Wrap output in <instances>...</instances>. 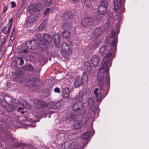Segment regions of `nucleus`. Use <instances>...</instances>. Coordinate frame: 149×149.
Listing matches in <instances>:
<instances>
[{
	"label": "nucleus",
	"mask_w": 149,
	"mask_h": 149,
	"mask_svg": "<svg viewBox=\"0 0 149 149\" xmlns=\"http://www.w3.org/2000/svg\"><path fill=\"white\" fill-rule=\"evenodd\" d=\"M110 66L108 64L107 65V61H106L104 62L101 68L99 69L101 72L98 73L97 78L100 90L96 88L94 91L95 98L97 102H101L102 100L101 91L102 90L104 85L105 83H108L109 81L108 68Z\"/></svg>",
	"instance_id": "nucleus-1"
},
{
	"label": "nucleus",
	"mask_w": 149,
	"mask_h": 149,
	"mask_svg": "<svg viewBox=\"0 0 149 149\" xmlns=\"http://www.w3.org/2000/svg\"><path fill=\"white\" fill-rule=\"evenodd\" d=\"M117 41V39L115 38L112 41L111 46L108 45L102 46L100 49L99 52L100 54L102 55H106L104 58V62L107 61V65L108 64V65H111L112 63V60L113 58L116 50Z\"/></svg>",
	"instance_id": "nucleus-2"
},
{
	"label": "nucleus",
	"mask_w": 149,
	"mask_h": 149,
	"mask_svg": "<svg viewBox=\"0 0 149 149\" xmlns=\"http://www.w3.org/2000/svg\"><path fill=\"white\" fill-rule=\"evenodd\" d=\"M84 65L87 72L83 73L81 78L84 84H87L88 82L89 76L91 74L92 72V67L90 64L87 62L85 63Z\"/></svg>",
	"instance_id": "nucleus-3"
},
{
	"label": "nucleus",
	"mask_w": 149,
	"mask_h": 149,
	"mask_svg": "<svg viewBox=\"0 0 149 149\" xmlns=\"http://www.w3.org/2000/svg\"><path fill=\"white\" fill-rule=\"evenodd\" d=\"M15 100L14 99H12L11 100V102L10 103L11 107H12L11 111L13 110L17 105L21 106L22 107H18L17 110L19 111V110H21L22 109H24V107H26L27 108H29L30 107V106L29 104L26 102L24 101V103H22L21 102H19L17 104L15 102Z\"/></svg>",
	"instance_id": "nucleus-4"
},
{
	"label": "nucleus",
	"mask_w": 149,
	"mask_h": 149,
	"mask_svg": "<svg viewBox=\"0 0 149 149\" xmlns=\"http://www.w3.org/2000/svg\"><path fill=\"white\" fill-rule=\"evenodd\" d=\"M62 52L61 53L63 56L65 58H68L70 55L72 53V49L70 48V47L65 42L63 43L62 46Z\"/></svg>",
	"instance_id": "nucleus-5"
},
{
	"label": "nucleus",
	"mask_w": 149,
	"mask_h": 149,
	"mask_svg": "<svg viewBox=\"0 0 149 149\" xmlns=\"http://www.w3.org/2000/svg\"><path fill=\"white\" fill-rule=\"evenodd\" d=\"M121 2L122 0H113L115 10L118 13H120L124 10V4Z\"/></svg>",
	"instance_id": "nucleus-6"
},
{
	"label": "nucleus",
	"mask_w": 149,
	"mask_h": 149,
	"mask_svg": "<svg viewBox=\"0 0 149 149\" xmlns=\"http://www.w3.org/2000/svg\"><path fill=\"white\" fill-rule=\"evenodd\" d=\"M72 24H68L67 23H65L63 25L64 31L62 33V36L65 38H69L70 36L69 32L67 30L70 29L72 27Z\"/></svg>",
	"instance_id": "nucleus-7"
},
{
	"label": "nucleus",
	"mask_w": 149,
	"mask_h": 149,
	"mask_svg": "<svg viewBox=\"0 0 149 149\" xmlns=\"http://www.w3.org/2000/svg\"><path fill=\"white\" fill-rule=\"evenodd\" d=\"M43 6L41 3H38L37 4L34 6L33 4H31L28 7V10L31 13L32 12L38 11L43 9Z\"/></svg>",
	"instance_id": "nucleus-8"
},
{
	"label": "nucleus",
	"mask_w": 149,
	"mask_h": 149,
	"mask_svg": "<svg viewBox=\"0 0 149 149\" xmlns=\"http://www.w3.org/2000/svg\"><path fill=\"white\" fill-rule=\"evenodd\" d=\"M88 104L90 107L91 110L92 112L94 113H98L100 109L98 107H95L94 105V101L93 99L91 98L89 99L88 100Z\"/></svg>",
	"instance_id": "nucleus-9"
},
{
	"label": "nucleus",
	"mask_w": 149,
	"mask_h": 149,
	"mask_svg": "<svg viewBox=\"0 0 149 149\" xmlns=\"http://www.w3.org/2000/svg\"><path fill=\"white\" fill-rule=\"evenodd\" d=\"M25 45L26 47L29 49H35L38 46V43L36 40L27 41L26 42Z\"/></svg>",
	"instance_id": "nucleus-10"
},
{
	"label": "nucleus",
	"mask_w": 149,
	"mask_h": 149,
	"mask_svg": "<svg viewBox=\"0 0 149 149\" xmlns=\"http://www.w3.org/2000/svg\"><path fill=\"white\" fill-rule=\"evenodd\" d=\"M15 73L16 76L14 77L13 80L18 83H21L24 80V78L22 76L24 75V73L19 70H17L15 71Z\"/></svg>",
	"instance_id": "nucleus-11"
},
{
	"label": "nucleus",
	"mask_w": 149,
	"mask_h": 149,
	"mask_svg": "<svg viewBox=\"0 0 149 149\" xmlns=\"http://www.w3.org/2000/svg\"><path fill=\"white\" fill-rule=\"evenodd\" d=\"M93 20L91 18L87 17L83 19L81 22V24L84 27H88L92 24Z\"/></svg>",
	"instance_id": "nucleus-12"
},
{
	"label": "nucleus",
	"mask_w": 149,
	"mask_h": 149,
	"mask_svg": "<svg viewBox=\"0 0 149 149\" xmlns=\"http://www.w3.org/2000/svg\"><path fill=\"white\" fill-rule=\"evenodd\" d=\"M77 143L75 142L72 143L71 146L70 143L68 142H66L61 146V148L63 149H74L76 147Z\"/></svg>",
	"instance_id": "nucleus-13"
},
{
	"label": "nucleus",
	"mask_w": 149,
	"mask_h": 149,
	"mask_svg": "<svg viewBox=\"0 0 149 149\" xmlns=\"http://www.w3.org/2000/svg\"><path fill=\"white\" fill-rule=\"evenodd\" d=\"M73 16V14L72 12H69L65 13L63 15V17L65 20H67L66 21L65 23H67L69 25L70 24H72H72L70 20V19L72 18Z\"/></svg>",
	"instance_id": "nucleus-14"
},
{
	"label": "nucleus",
	"mask_w": 149,
	"mask_h": 149,
	"mask_svg": "<svg viewBox=\"0 0 149 149\" xmlns=\"http://www.w3.org/2000/svg\"><path fill=\"white\" fill-rule=\"evenodd\" d=\"M102 31V29L100 28H97L95 29L91 36V40H94L97 38L101 34Z\"/></svg>",
	"instance_id": "nucleus-15"
},
{
	"label": "nucleus",
	"mask_w": 149,
	"mask_h": 149,
	"mask_svg": "<svg viewBox=\"0 0 149 149\" xmlns=\"http://www.w3.org/2000/svg\"><path fill=\"white\" fill-rule=\"evenodd\" d=\"M12 23V19H10L9 20L8 23L7 25L5 26L3 30V33L8 35L10 32Z\"/></svg>",
	"instance_id": "nucleus-16"
},
{
	"label": "nucleus",
	"mask_w": 149,
	"mask_h": 149,
	"mask_svg": "<svg viewBox=\"0 0 149 149\" xmlns=\"http://www.w3.org/2000/svg\"><path fill=\"white\" fill-rule=\"evenodd\" d=\"M83 83L81 78L80 77L77 76L75 77L74 80V85L75 87H79L82 85Z\"/></svg>",
	"instance_id": "nucleus-17"
},
{
	"label": "nucleus",
	"mask_w": 149,
	"mask_h": 149,
	"mask_svg": "<svg viewBox=\"0 0 149 149\" xmlns=\"http://www.w3.org/2000/svg\"><path fill=\"white\" fill-rule=\"evenodd\" d=\"M83 106L82 103L81 102H79L74 103L72 105V108L73 110L77 111L82 108Z\"/></svg>",
	"instance_id": "nucleus-18"
},
{
	"label": "nucleus",
	"mask_w": 149,
	"mask_h": 149,
	"mask_svg": "<svg viewBox=\"0 0 149 149\" xmlns=\"http://www.w3.org/2000/svg\"><path fill=\"white\" fill-rule=\"evenodd\" d=\"M53 38L56 47L57 48H58L60 46V41L59 35L57 34H55L54 35Z\"/></svg>",
	"instance_id": "nucleus-19"
},
{
	"label": "nucleus",
	"mask_w": 149,
	"mask_h": 149,
	"mask_svg": "<svg viewBox=\"0 0 149 149\" xmlns=\"http://www.w3.org/2000/svg\"><path fill=\"white\" fill-rule=\"evenodd\" d=\"M107 6L101 4L98 8L100 13L101 14H106L107 12Z\"/></svg>",
	"instance_id": "nucleus-20"
},
{
	"label": "nucleus",
	"mask_w": 149,
	"mask_h": 149,
	"mask_svg": "<svg viewBox=\"0 0 149 149\" xmlns=\"http://www.w3.org/2000/svg\"><path fill=\"white\" fill-rule=\"evenodd\" d=\"M43 40L47 43H51L52 40V36L47 34H44L42 35Z\"/></svg>",
	"instance_id": "nucleus-21"
},
{
	"label": "nucleus",
	"mask_w": 149,
	"mask_h": 149,
	"mask_svg": "<svg viewBox=\"0 0 149 149\" xmlns=\"http://www.w3.org/2000/svg\"><path fill=\"white\" fill-rule=\"evenodd\" d=\"M100 58L99 57L97 56H94L92 58L91 60V62L94 66L98 65Z\"/></svg>",
	"instance_id": "nucleus-22"
},
{
	"label": "nucleus",
	"mask_w": 149,
	"mask_h": 149,
	"mask_svg": "<svg viewBox=\"0 0 149 149\" xmlns=\"http://www.w3.org/2000/svg\"><path fill=\"white\" fill-rule=\"evenodd\" d=\"M60 105L59 101L56 102H51L49 104V107L52 109H56Z\"/></svg>",
	"instance_id": "nucleus-23"
},
{
	"label": "nucleus",
	"mask_w": 149,
	"mask_h": 149,
	"mask_svg": "<svg viewBox=\"0 0 149 149\" xmlns=\"http://www.w3.org/2000/svg\"><path fill=\"white\" fill-rule=\"evenodd\" d=\"M62 96L63 98H68L70 96V91L68 88H65L63 90Z\"/></svg>",
	"instance_id": "nucleus-24"
},
{
	"label": "nucleus",
	"mask_w": 149,
	"mask_h": 149,
	"mask_svg": "<svg viewBox=\"0 0 149 149\" xmlns=\"http://www.w3.org/2000/svg\"><path fill=\"white\" fill-rule=\"evenodd\" d=\"M54 8L53 7L50 8H47L44 11V14L47 16L49 14H51L54 11Z\"/></svg>",
	"instance_id": "nucleus-25"
},
{
	"label": "nucleus",
	"mask_w": 149,
	"mask_h": 149,
	"mask_svg": "<svg viewBox=\"0 0 149 149\" xmlns=\"http://www.w3.org/2000/svg\"><path fill=\"white\" fill-rule=\"evenodd\" d=\"M35 21V19L33 15H31L29 17L27 22V24L28 25L31 26L32 24H34Z\"/></svg>",
	"instance_id": "nucleus-26"
},
{
	"label": "nucleus",
	"mask_w": 149,
	"mask_h": 149,
	"mask_svg": "<svg viewBox=\"0 0 149 149\" xmlns=\"http://www.w3.org/2000/svg\"><path fill=\"white\" fill-rule=\"evenodd\" d=\"M36 102H37V105L39 107H44L47 105V104L45 102L42 101L37 100Z\"/></svg>",
	"instance_id": "nucleus-27"
},
{
	"label": "nucleus",
	"mask_w": 149,
	"mask_h": 149,
	"mask_svg": "<svg viewBox=\"0 0 149 149\" xmlns=\"http://www.w3.org/2000/svg\"><path fill=\"white\" fill-rule=\"evenodd\" d=\"M91 134V132L90 131H87L82 134L81 136V139L84 140L87 139L89 138Z\"/></svg>",
	"instance_id": "nucleus-28"
},
{
	"label": "nucleus",
	"mask_w": 149,
	"mask_h": 149,
	"mask_svg": "<svg viewBox=\"0 0 149 149\" xmlns=\"http://www.w3.org/2000/svg\"><path fill=\"white\" fill-rule=\"evenodd\" d=\"M22 149H33V147L31 145H29L25 144H23L21 146Z\"/></svg>",
	"instance_id": "nucleus-29"
},
{
	"label": "nucleus",
	"mask_w": 149,
	"mask_h": 149,
	"mask_svg": "<svg viewBox=\"0 0 149 149\" xmlns=\"http://www.w3.org/2000/svg\"><path fill=\"white\" fill-rule=\"evenodd\" d=\"M6 38L3 35L0 36V46L4 44Z\"/></svg>",
	"instance_id": "nucleus-30"
},
{
	"label": "nucleus",
	"mask_w": 149,
	"mask_h": 149,
	"mask_svg": "<svg viewBox=\"0 0 149 149\" xmlns=\"http://www.w3.org/2000/svg\"><path fill=\"white\" fill-rule=\"evenodd\" d=\"M81 123H76L73 125V127L75 129H78L81 127Z\"/></svg>",
	"instance_id": "nucleus-31"
},
{
	"label": "nucleus",
	"mask_w": 149,
	"mask_h": 149,
	"mask_svg": "<svg viewBox=\"0 0 149 149\" xmlns=\"http://www.w3.org/2000/svg\"><path fill=\"white\" fill-rule=\"evenodd\" d=\"M52 0H44L43 3L45 6H48L51 5Z\"/></svg>",
	"instance_id": "nucleus-32"
},
{
	"label": "nucleus",
	"mask_w": 149,
	"mask_h": 149,
	"mask_svg": "<svg viewBox=\"0 0 149 149\" xmlns=\"http://www.w3.org/2000/svg\"><path fill=\"white\" fill-rule=\"evenodd\" d=\"M83 94L82 93H79L76 96V99L77 100L79 101H81L83 98Z\"/></svg>",
	"instance_id": "nucleus-33"
},
{
	"label": "nucleus",
	"mask_w": 149,
	"mask_h": 149,
	"mask_svg": "<svg viewBox=\"0 0 149 149\" xmlns=\"http://www.w3.org/2000/svg\"><path fill=\"white\" fill-rule=\"evenodd\" d=\"M85 4L86 6L88 8H90L92 6V4L89 0H85Z\"/></svg>",
	"instance_id": "nucleus-34"
},
{
	"label": "nucleus",
	"mask_w": 149,
	"mask_h": 149,
	"mask_svg": "<svg viewBox=\"0 0 149 149\" xmlns=\"http://www.w3.org/2000/svg\"><path fill=\"white\" fill-rule=\"evenodd\" d=\"M1 104L3 107H5L7 106L8 103L5 100H2L1 101Z\"/></svg>",
	"instance_id": "nucleus-35"
},
{
	"label": "nucleus",
	"mask_w": 149,
	"mask_h": 149,
	"mask_svg": "<svg viewBox=\"0 0 149 149\" xmlns=\"http://www.w3.org/2000/svg\"><path fill=\"white\" fill-rule=\"evenodd\" d=\"M109 0H101V3L102 5L108 6Z\"/></svg>",
	"instance_id": "nucleus-36"
},
{
	"label": "nucleus",
	"mask_w": 149,
	"mask_h": 149,
	"mask_svg": "<svg viewBox=\"0 0 149 149\" xmlns=\"http://www.w3.org/2000/svg\"><path fill=\"white\" fill-rule=\"evenodd\" d=\"M27 69L28 70H33V67L31 65H29L26 66Z\"/></svg>",
	"instance_id": "nucleus-37"
},
{
	"label": "nucleus",
	"mask_w": 149,
	"mask_h": 149,
	"mask_svg": "<svg viewBox=\"0 0 149 149\" xmlns=\"http://www.w3.org/2000/svg\"><path fill=\"white\" fill-rule=\"evenodd\" d=\"M46 26V23L45 22H43L40 26V27L41 29H43Z\"/></svg>",
	"instance_id": "nucleus-38"
},
{
	"label": "nucleus",
	"mask_w": 149,
	"mask_h": 149,
	"mask_svg": "<svg viewBox=\"0 0 149 149\" xmlns=\"http://www.w3.org/2000/svg\"><path fill=\"white\" fill-rule=\"evenodd\" d=\"M15 30L14 29L13 30L12 33L11 34V36L10 37V39H11L12 38H13V39L14 38L15 36Z\"/></svg>",
	"instance_id": "nucleus-39"
},
{
	"label": "nucleus",
	"mask_w": 149,
	"mask_h": 149,
	"mask_svg": "<svg viewBox=\"0 0 149 149\" xmlns=\"http://www.w3.org/2000/svg\"><path fill=\"white\" fill-rule=\"evenodd\" d=\"M111 37L113 38L116 34V32L113 31H111Z\"/></svg>",
	"instance_id": "nucleus-40"
},
{
	"label": "nucleus",
	"mask_w": 149,
	"mask_h": 149,
	"mask_svg": "<svg viewBox=\"0 0 149 149\" xmlns=\"http://www.w3.org/2000/svg\"><path fill=\"white\" fill-rule=\"evenodd\" d=\"M54 91L55 93H59L60 92V90L59 88L56 87L54 88Z\"/></svg>",
	"instance_id": "nucleus-41"
},
{
	"label": "nucleus",
	"mask_w": 149,
	"mask_h": 149,
	"mask_svg": "<svg viewBox=\"0 0 149 149\" xmlns=\"http://www.w3.org/2000/svg\"><path fill=\"white\" fill-rule=\"evenodd\" d=\"M11 8H13L16 6L15 3L14 1H12L11 2Z\"/></svg>",
	"instance_id": "nucleus-42"
},
{
	"label": "nucleus",
	"mask_w": 149,
	"mask_h": 149,
	"mask_svg": "<svg viewBox=\"0 0 149 149\" xmlns=\"http://www.w3.org/2000/svg\"><path fill=\"white\" fill-rule=\"evenodd\" d=\"M8 9V6L7 5H5L3 7V13H4L6 11L7 9Z\"/></svg>",
	"instance_id": "nucleus-43"
},
{
	"label": "nucleus",
	"mask_w": 149,
	"mask_h": 149,
	"mask_svg": "<svg viewBox=\"0 0 149 149\" xmlns=\"http://www.w3.org/2000/svg\"><path fill=\"white\" fill-rule=\"evenodd\" d=\"M113 19L114 20H118V21H119L120 18L118 17V16L117 15H115L114 17H113Z\"/></svg>",
	"instance_id": "nucleus-44"
},
{
	"label": "nucleus",
	"mask_w": 149,
	"mask_h": 149,
	"mask_svg": "<svg viewBox=\"0 0 149 149\" xmlns=\"http://www.w3.org/2000/svg\"><path fill=\"white\" fill-rule=\"evenodd\" d=\"M73 115H72V114H71L70 116H68L66 117L67 119L68 120L70 119V120L73 119Z\"/></svg>",
	"instance_id": "nucleus-45"
},
{
	"label": "nucleus",
	"mask_w": 149,
	"mask_h": 149,
	"mask_svg": "<svg viewBox=\"0 0 149 149\" xmlns=\"http://www.w3.org/2000/svg\"><path fill=\"white\" fill-rule=\"evenodd\" d=\"M30 80L32 81H37V79H36V77H34V78L32 77V78H31V77L30 79Z\"/></svg>",
	"instance_id": "nucleus-46"
},
{
	"label": "nucleus",
	"mask_w": 149,
	"mask_h": 149,
	"mask_svg": "<svg viewBox=\"0 0 149 149\" xmlns=\"http://www.w3.org/2000/svg\"><path fill=\"white\" fill-rule=\"evenodd\" d=\"M37 37L38 39H39V40L41 39V35L40 34L38 33L37 35Z\"/></svg>",
	"instance_id": "nucleus-47"
},
{
	"label": "nucleus",
	"mask_w": 149,
	"mask_h": 149,
	"mask_svg": "<svg viewBox=\"0 0 149 149\" xmlns=\"http://www.w3.org/2000/svg\"><path fill=\"white\" fill-rule=\"evenodd\" d=\"M24 63V61L23 60L22 58H20V61L19 63V64L20 65H21L23 64Z\"/></svg>",
	"instance_id": "nucleus-48"
},
{
	"label": "nucleus",
	"mask_w": 149,
	"mask_h": 149,
	"mask_svg": "<svg viewBox=\"0 0 149 149\" xmlns=\"http://www.w3.org/2000/svg\"><path fill=\"white\" fill-rule=\"evenodd\" d=\"M45 90L46 91V92H47V93L46 95H45V96L46 97H47V96H48L49 95V89H48L46 90Z\"/></svg>",
	"instance_id": "nucleus-49"
},
{
	"label": "nucleus",
	"mask_w": 149,
	"mask_h": 149,
	"mask_svg": "<svg viewBox=\"0 0 149 149\" xmlns=\"http://www.w3.org/2000/svg\"><path fill=\"white\" fill-rule=\"evenodd\" d=\"M36 124H35V123H32V124L31 125V127H36Z\"/></svg>",
	"instance_id": "nucleus-50"
},
{
	"label": "nucleus",
	"mask_w": 149,
	"mask_h": 149,
	"mask_svg": "<svg viewBox=\"0 0 149 149\" xmlns=\"http://www.w3.org/2000/svg\"><path fill=\"white\" fill-rule=\"evenodd\" d=\"M23 52L25 53H27L28 52V51L27 49H25L24 50Z\"/></svg>",
	"instance_id": "nucleus-51"
},
{
	"label": "nucleus",
	"mask_w": 149,
	"mask_h": 149,
	"mask_svg": "<svg viewBox=\"0 0 149 149\" xmlns=\"http://www.w3.org/2000/svg\"><path fill=\"white\" fill-rule=\"evenodd\" d=\"M0 124H2L3 125L5 124V123L3 122H0Z\"/></svg>",
	"instance_id": "nucleus-52"
},
{
	"label": "nucleus",
	"mask_w": 149,
	"mask_h": 149,
	"mask_svg": "<svg viewBox=\"0 0 149 149\" xmlns=\"http://www.w3.org/2000/svg\"><path fill=\"white\" fill-rule=\"evenodd\" d=\"M74 2H76L78 0H72Z\"/></svg>",
	"instance_id": "nucleus-53"
},
{
	"label": "nucleus",
	"mask_w": 149,
	"mask_h": 149,
	"mask_svg": "<svg viewBox=\"0 0 149 149\" xmlns=\"http://www.w3.org/2000/svg\"><path fill=\"white\" fill-rule=\"evenodd\" d=\"M21 113L22 114H23L24 113V112L23 111H21Z\"/></svg>",
	"instance_id": "nucleus-54"
},
{
	"label": "nucleus",
	"mask_w": 149,
	"mask_h": 149,
	"mask_svg": "<svg viewBox=\"0 0 149 149\" xmlns=\"http://www.w3.org/2000/svg\"><path fill=\"white\" fill-rule=\"evenodd\" d=\"M31 45V46H33V45H34V44H33V45Z\"/></svg>",
	"instance_id": "nucleus-55"
}]
</instances>
